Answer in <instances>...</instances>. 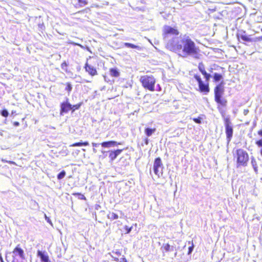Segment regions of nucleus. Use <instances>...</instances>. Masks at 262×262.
<instances>
[{
  "mask_svg": "<svg viewBox=\"0 0 262 262\" xmlns=\"http://www.w3.org/2000/svg\"><path fill=\"white\" fill-rule=\"evenodd\" d=\"M91 9L89 7H86L85 9L81 10L80 11H79L77 12L78 13H90Z\"/></svg>",
  "mask_w": 262,
  "mask_h": 262,
  "instance_id": "nucleus-30",
  "label": "nucleus"
},
{
  "mask_svg": "<svg viewBox=\"0 0 262 262\" xmlns=\"http://www.w3.org/2000/svg\"><path fill=\"white\" fill-rule=\"evenodd\" d=\"M234 159H235L236 167H245L248 165L249 157L248 152L242 148H238L233 154Z\"/></svg>",
  "mask_w": 262,
  "mask_h": 262,
  "instance_id": "nucleus-4",
  "label": "nucleus"
},
{
  "mask_svg": "<svg viewBox=\"0 0 262 262\" xmlns=\"http://www.w3.org/2000/svg\"><path fill=\"white\" fill-rule=\"evenodd\" d=\"M118 262H128L127 260L124 257L119 258Z\"/></svg>",
  "mask_w": 262,
  "mask_h": 262,
  "instance_id": "nucleus-35",
  "label": "nucleus"
},
{
  "mask_svg": "<svg viewBox=\"0 0 262 262\" xmlns=\"http://www.w3.org/2000/svg\"><path fill=\"white\" fill-rule=\"evenodd\" d=\"M161 249L165 252H169L172 250V247L168 243L164 244L162 245Z\"/></svg>",
  "mask_w": 262,
  "mask_h": 262,
  "instance_id": "nucleus-20",
  "label": "nucleus"
},
{
  "mask_svg": "<svg viewBox=\"0 0 262 262\" xmlns=\"http://www.w3.org/2000/svg\"><path fill=\"white\" fill-rule=\"evenodd\" d=\"M192 120L195 123H198V124H200L202 122V121H201L202 118L200 117H199L198 118H194L192 119Z\"/></svg>",
  "mask_w": 262,
  "mask_h": 262,
  "instance_id": "nucleus-33",
  "label": "nucleus"
},
{
  "mask_svg": "<svg viewBox=\"0 0 262 262\" xmlns=\"http://www.w3.org/2000/svg\"><path fill=\"white\" fill-rule=\"evenodd\" d=\"M223 79V76L221 74L215 73L213 75V82H219Z\"/></svg>",
  "mask_w": 262,
  "mask_h": 262,
  "instance_id": "nucleus-16",
  "label": "nucleus"
},
{
  "mask_svg": "<svg viewBox=\"0 0 262 262\" xmlns=\"http://www.w3.org/2000/svg\"><path fill=\"white\" fill-rule=\"evenodd\" d=\"M132 228V227L128 228V227H126V231H127L126 233H129L130 232Z\"/></svg>",
  "mask_w": 262,
  "mask_h": 262,
  "instance_id": "nucleus-36",
  "label": "nucleus"
},
{
  "mask_svg": "<svg viewBox=\"0 0 262 262\" xmlns=\"http://www.w3.org/2000/svg\"><path fill=\"white\" fill-rule=\"evenodd\" d=\"M61 69L64 71V72L68 73L69 72L68 70V64L67 62L65 61L62 62L61 64Z\"/></svg>",
  "mask_w": 262,
  "mask_h": 262,
  "instance_id": "nucleus-24",
  "label": "nucleus"
},
{
  "mask_svg": "<svg viewBox=\"0 0 262 262\" xmlns=\"http://www.w3.org/2000/svg\"><path fill=\"white\" fill-rule=\"evenodd\" d=\"M255 144L257 146L261 147L260 150V154L262 156V139L257 140L255 142Z\"/></svg>",
  "mask_w": 262,
  "mask_h": 262,
  "instance_id": "nucleus-27",
  "label": "nucleus"
},
{
  "mask_svg": "<svg viewBox=\"0 0 262 262\" xmlns=\"http://www.w3.org/2000/svg\"><path fill=\"white\" fill-rule=\"evenodd\" d=\"M142 86L151 92L155 91L156 79L152 75H143L139 79Z\"/></svg>",
  "mask_w": 262,
  "mask_h": 262,
  "instance_id": "nucleus-5",
  "label": "nucleus"
},
{
  "mask_svg": "<svg viewBox=\"0 0 262 262\" xmlns=\"http://www.w3.org/2000/svg\"><path fill=\"white\" fill-rule=\"evenodd\" d=\"M84 68L85 71L91 76H94L97 75L96 69L91 66L88 62H86Z\"/></svg>",
  "mask_w": 262,
  "mask_h": 262,
  "instance_id": "nucleus-11",
  "label": "nucleus"
},
{
  "mask_svg": "<svg viewBox=\"0 0 262 262\" xmlns=\"http://www.w3.org/2000/svg\"><path fill=\"white\" fill-rule=\"evenodd\" d=\"M89 143L87 141H85L83 142H75V143H73L71 145V146L76 147V146H81L82 145L88 146V145H89Z\"/></svg>",
  "mask_w": 262,
  "mask_h": 262,
  "instance_id": "nucleus-21",
  "label": "nucleus"
},
{
  "mask_svg": "<svg viewBox=\"0 0 262 262\" xmlns=\"http://www.w3.org/2000/svg\"><path fill=\"white\" fill-rule=\"evenodd\" d=\"M189 243H191V246L188 248V251L187 254L188 255L190 254L191 252H192L193 248H194V245L193 243V242L191 241V242H189Z\"/></svg>",
  "mask_w": 262,
  "mask_h": 262,
  "instance_id": "nucleus-31",
  "label": "nucleus"
},
{
  "mask_svg": "<svg viewBox=\"0 0 262 262\" xmlns=\"http://www.w3.org/2000/svg\"><path fill=\"white\" fill-rule=\"evenodd\" d=\"M37 256L40 258L42 262H49V256L46 251L42 252L40 250H37Z\"/></svg>",
  "mask_w": 262,
  "mask_h": 262,
  "instance_id": "nucleus-12",
  "label": "nucleus"
},
{
  "mask_svg": "<svg viewBox=\"0 0 262 262\" xmlns=\"http://www.w3.org/2000/svg\"><path fill=\"white\" fill-rule=\"evenodd\" d=\"M113 256L112 257L116 261H119V257L121 255V252L119 250H117L115 252H113Z\"/></svg>",
  "mask_w": 262,
  "mask_h": 262,
  "instance_id": "nucleus-17",
  "label": "nucleus"
},
{
  "mask_svg": "<svg viewBox=\"0 0 262 262\" xmlns=\"http://www.w3.org/2000/svg\"><path fill=\"white\" fill-rule=\"evenodd\" d=\"M82 105V102H79L77 104H74L73 105H72V108H71L72 112H74L75 111L78 110L81 107V106Z\"/></svg>",
  "mask_w": 262,
  "mask_h": 262,
  "instance_id": "nucleus-25",
  "label": "nucleus"
},
{
  "mask_svg": "<svg viewBox=\"0 0 262 262\" xmlns=\"http://www.w3.org/2000/svg\"><path fill=\"white\" fill-rule=\"evenodd\" d=\"M110 75L114 77H118L120 76V73L117 68H111L110 69Z\"/></svg>",
  "mask_w": 262,
  "mask_h": 262,
  "instance_id": "nucleus-15",
  "label": "nucleus"
},
{
  "mask_svg": "<svg viewBox=\"0 0 262 262\" xmlns=\"http://www.w3.org/2000/svg\"><path fill=\"white\" fill-rule=\"evenodd\" d=\"M198 69L201 73L203 75L205 80L203 81L200 75L196 74L194 75V78L196 80L198 84L199 91L204 95L208 94L210 92L209 80L211 77L206 70L205 64L200 62L198 64Z\"/></svg>",
  "mask_w": 262,
  "mask_h": 262,
  "instance_id": "nucleus-3",
  "label": "nucleus"
},
{
  "mask_svg": "<svg viewBox=\"0 0 262 262\" xmlns=\"http://www.w3.org/2000/svg\"><path fill=\"white\" fill-rule=\"evenodd\" d=\"M225 88L223 82L216 84L214 88V99L217 103V108L221 113L222 117L224 118V122L225 127V133L226 139L228 143H229L233 137V129L232 123L228 117H225L224 111L223 108L226 107L227 105V100L224 97Z\"/></svg>",
  "mask_w": 262,
  "mask_h": 262,
  "instance_id": "nucleus-2",
  "label": "nucleus"
},
{
  "mask_svg": "<svg viewBox=\"0 0 262 262\" xmlns=\"http://www.w3.org/2000/svg\"><path fill=\"white\" fill-rule=\"evenodd\" d=\"M166 48L182 57L191 56L199 58L200 55L199 47L188 36L184 35L177 41H175L174 39L170 40L167 42Z\"/></svg>",
  "mask_w": 262,
  "mask_h": 262,
  "instance_id": "nucleus-1",
  "label": "nucleus"
},
{
  "mask_svg": "<svg viewBox=\"0 0 262 262\" xmlns=\"http://www.w3.org/2000/svg\"><path fill=\"white\" fill-rule=\"evenodd\" d=\"M92 145L93 146H96L97 144L96 143H93Z\"/></svg>",
  "mask_w": 262,
  "mask_h": 262,
  "instance_id": "nucleus-40",
  "label": "nucleus"
},
{
  "mask_svg": "<svg viewBox=\"0 0 262 262\" xmlns=\"http://www.w3.org/2000/svg\"><path fill=\"white\" fill-rule=\"evenodd\" d=\"M156 128H146L145 129V133L146 134V135L148 137H149L150 136L154 133L156 131Z\"/></svg>",
  "mask_w": 262,
  "mask_h": 262,
  "instance_id": "nucleus-22",
  "label": "nucleus"
},
{
  "mask_svg": "<svg viewBox=\"0 0 262 262\" xmlns=\"http://www.w3.org/2000/svg\"><path fill=\"white\" fill-rule=\"evenodd\" d=\"M7 162L10 164H15V163L13 161H8Z\"/></svg>",
  "mask_w": 262,
  "mask_h": 262,
  "instance_id": "nucleus-39",
  "label": "nucleus"
},
{
  "mask_svg": "<svg viewBox=\"0 0 262 262\" xmlns=\"http://www.w3.org/2000/svg\"><path fill=\"white\" fill-rule=\"evenodd\" d=\"M79 7H84L88 4V0H77Z\"/></svg>",
  "mask_w": 262,
  "mask_h": 262,
  "instance_id": "nucleus-26",
  "label": "nucleus"
},
{
  "mask_svg": "<svg viewBox=\"0 0 262 262\" xmlns=\"http://www.w3.org/2000/svg\"><path fill=\"white\" fill-rule=\"evenodd\" d=\"M13 125L15 126H17L19 125V123L17 121H15L13 122Z\"/></svg>",
  "mask_w": 262,
  "mask_h": 262,
  "instance_id": "nucleus-37",
  "label": "nucleus"
},
{
  "mask_svg": "<svg viewBox=\"0 0 262 262\" xmlns=\"http://www.w3.org/2000/svg\"><path fill=\"white\" fill-rule=\"evenodd\" d=\"M257 134L261 137H262V129H260L257 132Z\"/></svg>",
  "mask_w": 262,
  "mask_h": 262,
  "instance_id": "nucleus-38",
  "label": "nucleus"
},
{
  "mask_svg": "<svg viewBox=\"0 0 262 262\" xmlns=\"http://www.w3.org/2000/svg\"><path fill=\"white\" fill-rule=\"evenodd\" d=\"M60 115H63L64 114L67 113L69 111H71L72 105L68 100L63 101L60 105Z\"/></svg>",
  "mask_w": 262,
  "mask_h": 262,
  "instance_id": "nucleus-8",
  "label": "nucleus"
},
{
  "mask_svg": "<svg viewBox=\"0 0 262 262\" xmlns=\"http://www.w3.org/2000/svg\"><path fill=\"white\" fill-rule=\"evenodd\" d=\"M73 195H79L80 197V199L81 200H86V198L84 196V195L83 194H81L80 193H78V192H77V193H74L73 194Z\"/></svg>",
  "mask_w": 262,
  "mask_h": 262,
  "instance_id": "nucleus-34",
  "label": "nucleus"
},
{
  "mask_svg": "<svg viewBox=\"0 0 262 262\" xmlns=\"http://www.w3.org/2000/svg\"><path fill=\"white\" fill-rule=\"evenodd\" d=\"M251 164L256 174L258 173V165L256 160L253 158L251 159Z\"/></svg>",
  "mask_w": 262,
  "mask_h": 262,
  "instance_id": "nucleus-18",
  "label": "nucleus"
},
{
  "mask_svg": "<svg viewBox=\"0 0 262 262\" xmlns=\"http://www.w3.org/2000/svg\"><path fill=\"white\" fill-rule=\"evenodd\" d=\"M121 144V143L117 142L115 141H105L101 143V145L103 147H110L111 146H117Z\"/></svg>",
  "mask_w": 262,
  "mask_h": 262,
  "instance_id": "nucleus-14",
  "label": "nucleus"
},
{
  "mask_svg": "<svg viewBox=\"0 0 262 262\" xmlns=\"http://www.w3.org/2000/svg\"><path fill=\"white\" fill-rule=\"evenodd\" d=\"M124 45L125 47H128V48H133V49H140L139 46L134 45L131 43L125 42V43H124Z\"/></svg>",
  "mask_w": 262,
  "mask_h": 262,
  "instance_id": "nucleus-23",
  "label": "nucleus"
},
{
  "mask_svg": "<svg viewBox=\"0 0 262 262\" xmlns=\"http://www.w3.org/2000/svg\"><path fill=\"white\" fill-rule=\"evenodd\" d=\"M123 151L122 149H118L110 151L108 157L111 161H113Z\"/></svg>",
  "mask_w": 262,
  "mask_h": 262,
  "instance_id": "nucleus-13",
  "label": "nucleus"
},
{
  "mask_svg": "<svg viewBox=\"0 0 262 262\" xmlns=\"http://www.w3.org/2000/svg\"><path fill=\"white\" fill-rule=\"evenodd\" d=\"M162 34L164 38L167 37L169 35L177 36L179 34V31L178 29L170 26H165L163 28Z\"/></svg>",
  "mask_w": 262,
  "mask_h": 262,
  "instance_id": "nucleus-7",
  "label": "nucleus"
},
{
  "mask_svg": "<svg viewBox=\"0 0 262 262\" xmlns=\"http://www.w3.org/2000/svg\"><path fill=\"white\" fill-rule=\"evenodd\" d=\"M107 217L109 220L112 221L118 219L119 216L117 214L114 212H110L107 215Z\"/></svg>",
  "mask_w": 262,
  "mask_h": 262,
  "instance_id": "nucleus-19",
  "label": "nucleus"
},
{
  "mask_svg": "<svg viewBox=\"0 0 262 262\" xmlns=\"http://www.w3.org/2000/svg\"><path fill=\"white\" fill-rule=\"evenodd\" d=\"M1 114L2 116H3L4 117H7L9 115V113L7 111V110L6 109H4V110H2L1 112Z\"/></svg>",
  "mask_w": 262,
  "mask_h": 262,
  "instance_id": "nucleus-32",
  "label": "nucleus"
},
{
  "mask_svg": "<svg viewBox=\"0 0 262 262\" xmlns=\"http://www.w3.org/2000/svg\"><path fill=\"white\" fill-rule=\"evenodd\" d=\"M13 256L15 257L18 256L20 258H25V253L23 249L20 247V245H17L12 251Z\"/></svg>",
  "mask_w": 262,
  "mask_h": 262,
  "instance_id": "nucleus-10",
  "label": "nucleus"
},
{
  "mask_svg": "<svg viewBox=\"0 0 262 262\" xmlns=\"http://www.w3.org/2000/svg\"><path fill=\"white\" fill-rule=\"evenodd\" d=\"M238 40H243L245 42H251L253 41H259L262 40V36L253 39L250 35L246 34L245 31H241L236 34Z\"/></svg>",
  "mask_w": 262,
  "mask_h": 262,
  "instance_id": "nucleus-6",
  "label": "nucleus"
},
{
  "mask_svg": "<svg viewBox=\"0 0 262 262\" xmlns=\"http://www.w3.org/2000/svg\"><path fill=\"white\" fill-rule=\"evenodd\" d=\"M163 166V164L161 161V159L160 157L156 158L155 159L154 162V171L156 175L159 176L160 174L161 173L159 170L160 168H162Z\"/></svg>",
  "mask_w": 262,
  "mask_h": 262,
  "instance_id": "nucleus-9",
  "label": "nucleus"
},
{
  "mask_svg": "<svg viewBox=\"0 0 262 262\" xmlns=\"http://www.w3.org/2000/svg\"><path fill=\"white\" fill-rule=\"evenodd\" d=\"M66 174V173L64 170L61 171L58 174L57 179L58 180H61V179H63L65 177Z\"/></svg>",
  "mask_w": 262,
  "mask_h": 262,
  "instance_id": "nucleus-29",
  "label": "nucleus"
},
{
  "mask_svg": "<svg viewBox=\"0 0 262 262\" xmlns=\"http://www.w3.org/2000/svg\"><path fill=\"white\" fill-rule=\"evenodd\" d=\"M0 258H1V262H4V261H3V258H2V257H0Z\"/></svg>",
  "mask_w": 262,
  "mask_h": 262,
  "instance_id": "nucleus-41",
  "label": "nucleus"
},
{
  "mask_svg": "<svg viewBox=\"0 0 262 262\" xmlns=\"http://www.w3.org/2000/svg\"><path fill=\"white\" fill-rule=\"evenodd\" d=\"M66 88H65V90L69 93H70L71 91H72V86L71 85V84L70 83V82H67L66 83Z\"/></svg>",
  "mask_w": 262,
  "mask_h": 262,
  "instance_id": "nucleus-28",
  "label": "nucleus"
},
{
  "mask_svg": "<svg viewBox=\"0 0 262 262\" xmlns=\"http://www.w3.org/2000/svg\"><path fill=\"white\" fill-rule=\"evenodd\" d=\"M146 144H148V142H147V141H146Z\"/></svg>",
  "mask_w": 262,
  "mask_h": 262,
  "instance_id": "nucleus-42",
  "label": "nucleus"
}]
</instances>
